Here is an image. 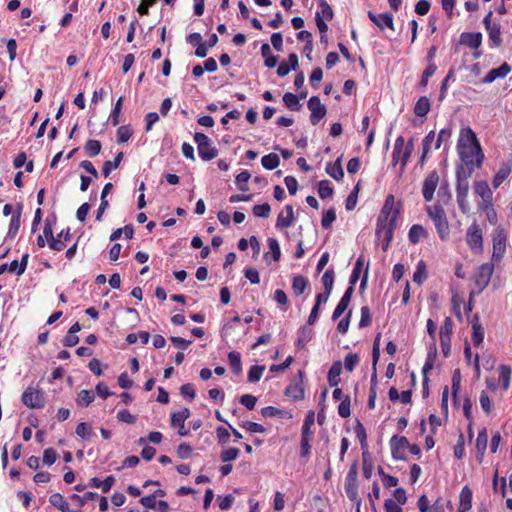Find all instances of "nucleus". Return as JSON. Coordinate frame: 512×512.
Listing matches in <instances>:
<instances>
[{
  "instance_id": "obj_1",
  "label": "nucleus",
  "mask_w": 512,
  "mask_h": 512,
  "mask_svg": "<svg viewBox=\"0 0 512 512\" xmlns=\"http://www.w3.org/2000/svg\"><path fill=\"white\" fill-rule=\"evenodd\" d=\"M458 150L460 158L466 166H474V157H476L475 166H481L484 159V154L476 134L470 128L462 131L461 139L458 144Z\"/></svg>"
},
{
  "instance_id": "obj_2",
  "label": "nucleus",
  "mask_w": 512,
  "mask_h": 512,
  "mask_svg": "<svg viewBox=\"0 0 512 512\" xmlns=\"http://www.w3.org/2000/svg\"><path fill=\"white\" fill-rule=\"evenodd\" d=\"M427 214L433 220L437 233L441 240H446L450 229L445 210L440 205L427 206Z\"/></svg>"
},
{
  "instance_id": "obj_3",
  "label": "nucleus",
  "mask_w": 512,
  "mask_h": 512,
  "mask_svg": "<svg viewBox=\"0 0 512 512\" xmlns=\"http://www.w3.org/2000/svg\"><path fill=\"white\" fill-rule=\"evenodd\" d=\"M194 141L197 143L198 154L204 161H210L217 157L218 150L211 145L210 139L204 133L196 132Z\"/></svg>"
},
{
  "instance_id": "obj_4",
  "label": "nucleus",
  "mask_w": 512,
  "mask_h": 512,
  "mask_svg": "<svg viewBox=\"0 0 512 512\" xmlns=\"http://www.w3.org/2000/svg\"><path fill=\"white\" fill-rule=\"evenodd\" d=\"M43 236L47 239L49 247L55 251H62L65 248V244L61 241V237H64L65 241L70 240V229L62 230L57 238L53 235V230L51 224L46 221L45 226L43 228Z\"/></svg>"
},
{
  "instance_id": "obj_5",
  "label": "nucleus",
  "mask_w": 512,
  "mask_h": 512,
  "mask_svg": "<svg viewBox=\"0 0 512 512\" xmlns=\"http://www.w3.org/2000/svg\"><path fill=\"white\" fill-rule=\"evenodd\" d=\"M357 474L358 463L354 462L348 471L345 483V492L347 494V497L354 502H357V500H361L358 497Z\"/></svg>"
},
{
  "instance_id": "obj_6",
  "label": "nucleus",
  "mask_w": 512,
  "mask_h": 512,
  "mask_svg": "<svg viewBox=\"0 0 512 512\" xmlns=\"http://www.w3.org/2000/svg\"><path fill=\"white\" fill-rule=\"evenodd\" d=\"M400 214V204L395 206V199L393 195H388L384 202V205L380 211L378 219H383L385 222L396 223L397 218Z\"/></svg>"
},
{
  "instance_id": "obj_7",
  "label": "nucleus",
  "mask_w": 512,
  "mask_h": 512,
  "mask_svg": "<svg viewBox=\"0 0 512 512\" xmlns=\"http://www.w3.org/2000/svg\"><path fill=\"white\" fill-rule=\"evenodd\" d=\"M466 236L470 249L476 253H481L483 251L482 230L476 222L468 228Z\"/></svg>"
},
{
  "instance_id": "obj_8",
  "label": "nucleus",
  "mask_w": 512,
  "mask_h": 512,
  "mask_svg": "<svg viewBox=\"0 0 512 512\" xmlns=\"http://www.w3.org/2000/svg\"><path fill=\"white\" fill-rule=\"evenodd\" d=\"M22 402L31 409H38L44 406V397L39 389L28 387L22 394Z\"/></svg>"
},
{
  "instance_id": "obj_9",
  "label": "nucleus",
  "mask_w": 512,
  "mask_h": 512,
  "mask_svg": "<svg viewBox=\"0 0 512 512\" xmlns=\"http://www.w3.org/2000/svg\"><path fill=\"white\" fill-rule=\"evenodd\" d=\"M308 109L311 111L310 121L316 125L326 115V107L321 104L318 96H312L308 101Z\"/></svg>"
},
{
  "instance_id": "obj_10",
  "label": "nucleus",
  "mask_w": 512,
  "mask_h": 512,
  "mask_svg": "<svg viewBox=\"0 0 512 512\" xmlns=\"http://www.w3.org/2000/svg\"><path fill=\"white\" fill-rule=\"evenodd\" d=\"M506 249V232L503 228H497L493 236L492 258L500 260Z\"/></svg>"
},
{
  "instance_id": "obj_11",
  "label": "nucleus",
  "mask_w": 512,
  "mask_h": 512,
  "mask_svg": "<svg viewBox=\"0 0 512 512\" xmlns=\"http://www.w3.org/2000/svg\"><path fill=\"white\" fill-rule=\"evenodd\" d=\"M492 273L493 265L489 263H485L479 267L478 272L474 276L478 292H481L489 284Z\"/></svg>"
},
{
  "instance_id": "obj_12",
  "label": "nucleus",
  "mask_w": 512,
  "mask_h": 512,
  "mask_svg": "<svg viewBox=\"0 0 512 512\" xmlns=\"http://www.w3.org/2000/svg\"><path fill=\"white\" fill-rule=\"evenodd\" d=\"M391 452L394 459L406 460L405 449L409 446V442L404 436L394 435L391 440Z\"/></svg>"
},
{
  "instance_id": "obj_13",
  "label": "nucleus",
  "mask_w": 512,
  "mask_h": 512,
  "mask_svg": "<svg viewBox=\"0 0 512 512\" xmlns=\"http://www.w3.org/2000/svg\"><path fill=\"white\" fill-rule=\"evenodd\" d=\"M439 182V175L436 171H432L426 177L423 183V197L426 201L433 199L434 192Z\"/></svg>"
},
{
  "instance_id": "obj_14",
  "label": "nucleus",
  "mask_w": 512,
  "mask_h": 512,
  "mask_svg": "<svg viewBox=\"0 0 512 512\" xmlns=\"http://www.w3.org/2000/svg\"><path fill=\"white\" fill-rule=\"evenodd\" d=\"M190 410L188 408H184L182 411L173 413L171 416V425L179 428V435L186 436L188 435V431L184 427L185 420L189 418Z\"/></svg>"
},
{
  "instance_id": "obj_15",
  "label": "nucleus",
  "mask_w": 512,
  "mask_h": 512,
  "mask_svg": "<svg viewBox=\"0 0 512 512\" xmlns=\"http://www.w3.org/2000/svg\"><path fill=\"white\" fill-rule=\"evenodd\" d=\"M368 17L381 30L384 29V27L394 30L393 16L391 14L383 13L376 15L372 11H368Z\"/></svg>"
},
{
  "instance_id": "obj_16",
  "label": "nucleus",
  "mask_w": 512,
  "mask_h": 512,
  "mask_svg": "<svg viewBox=\"0 0 512 512\" xmlns=\"http://www.w3.org/2000/svg\"><path fill=\"white\" fill-rule=\"evenodd\" d=\"M298 377L299 383L291 384L285 390V395L296 401L304 399V388L302 385L304 373L302 371H298Z\"/></svg>"
},
{
  "instance_id": "obj_17",
  "label": "nucleus",
  "mask_w": 512,
  "mask_h": 512,
  "mask_svg": "<svg viewBox=\"0 0 512 512\" xmlns=\"http://www.w3.org/2000/svg\"><path fill=\"white\" fill-rule=\"evenodd\" d=\"M353 292L354 288L352 286H349L332 314L333 320L338 319L348 308Z\"/></svg>"
},
{
  "instance_id": "obj_18",
  "label": "nucleus",
  "mask_w": 512,
  "mask_h": 512,
  "mask_svg": "<svg viewBox=\"0 0 512 512\" xmlns=\"http://www.w3.org/2000/svg\"><path fill=\"white\" fill-rule=\"evenodd\" d=\"M482 43V34L464 32L460 35L459 44L465 45L469 48L477 49Z\"/></svg>"
},
{
  "instance_id": "obj_19",
  "label": "nucleus",
  "mask_w": 512,
  "mask_h": 512,
  "mask_svg": "<svg viewBox=\"0 0 512 512\" xmlns=\"http://www.w3.org/2000/svg\"><path fill=\"white\" fill-rule=\"evenodd\" d=\"M511 71V67L507 63H503L500 67L491 69L482 79L483 83H492L497 78H504Z\"/></svg>"
},
{
  "instance_id": "obj_20",
  "label": "nucleus",
  "mask_w": 512,
  "mask_h": 512,
  "mask_svg": "<svg viewBox=\"0 0 512 512\" xmlns=\"http://www.w3.org/2000/svg\"><path fill=\"white\" fill-rule=\"evenodd\" d=\"M474 189L482 198L484 205L492 206V192L486 181L475 182Z\"/></svg>"
},
{
  "instance_id": "obj_21",
  "label": "nucleus",
  "mask_w": 512,
  "mask_h": 512,
  "mask_svg": "<svg viewBox=\"0 0 512 512\" xmlns=\"http://www.w3.org/2000/svg\"><path fill=\"white\" fill-rule=\"evenodd\" d=\"M326 172L335 180H341L344 177V171L342 168V156L337 158V160L333 164L328 163L326 167Z\"/></svg>"
},
{
  "instance_id": "obj_22",
  "label": "nucleus",
  "mask_w": 512,
  "mask_h": 512,
  "mask_svg": "<svg viewBox=\"0 0 512 512\" xmlns=\"http://www.w3.org/2000/svg\"><path fill=\"white\" fill-rule=\"evenodd\" d=\"M488 443V435L486 429L481 430L478 433L477 439H476V449H477V460L479 462H482L483 456L485 453V450L487 448Z\"/></svg>"
},
{
  "instance_id": "obj_23",
  "label": "nucleus",
  "mask_w": 512,
  "mask_h": 512,
  "mask_svg": "<svg viewBox=\"0 0 512 512\" xmlns=\"http://www.w3.org/2000/svg\"><path fill=\"white\" fill-rule=\"evenodd\" d=\"M472 507V491L468 486L462 488L460 493L459 512H467Z\"/></svg>"
},
{
  "instance_id": "obj_24",
  "label": "nucleus",
  "mask_w": 512,
  "mask_h": 512,
  "mask_svg": "<svg viewBox=\"0 0 512 512\" xmlns=\"http://www.w3.org/2000/svg\"><path fill=\"white\" fill-rule=\"evenodd\" d=\"M342 372V363L341 361H336L332 364L328 372V383L331 387L337 386L340 382V374Z\"/></svg>"
},
{
  "instance_id": "obj_25",
  "label": "nucleus",
  "mask_w": 512,
  "mask_h": 512,
  "mask_svg": "<svg viewBox=\"0 0 512 512\" xmlns=\"http://www.w3.org/2000/svg\"><path fill=\"white\" fill-rule=\"evenodd\" d=\"M285 210L287 212V217L283 216V212L278 215L276 226L278 228H287L290 227L294 220L293 207L291 205H286Z\"/></svg>"
},
{
  "instance_id": "obj_26",
  "label": "nucleus",
  "mask_w": 512,
  "mask_h": 512,
  "mask_svg": "<svg viewBox=\"0 0 512 512\" xmlns=\"http://www.w3.org/2000/svg\"><path fill=\"white\" fill-rule=\"evenodd\" d=\"M510 172H511V165L508 163H503L493 178V181H492L493 187L498 188L503 183V181L507 179Z\"/></svg>"
},
{
  "instance_id": "obj_27",
  "label": "nucleus",
  "mask_w": 512,
  "mask_h": 512,
  "mask_svg": "<svg viewBox=\"0 0 512 512\" xmlns=\"http://www.w3.org/2000/svg\"><path fill=\"white\" fill-rule=\"evenodd\" d=\"M472 342L475 346L480 345L483 342L484 339V331L479 323V317L477 315L474 316L473 322H472Z\"/></svg>"
},
{
  "instance_id": "obj_28",
  "label": "nucleus",
  "mask_w": 512,
  "mask_h": 512,
  "mask_svg": "<svg viewBox=\"0 0 512 512\" xmlns=\"http://www.w3.org/2000/svg\"><path fill=\"white\" fill-rule=\"evenodd\" d=\"M49 502L61 512H71L69 504L60 493H54L49 497Z\"/></svg>"
},
{
  "instance_id": "obj_29",
  "label": "nucleus",
  "mask_w": 512,
  "mask_h": 512,
  "mask_svg": "<svg viewBox=\"0 0 512 512\" xmlns=\"http://www.w3.org/2000/svg\"><path fill=\"white\" fill-rule=\"evenodd\" d=\"M430 111V101L426 96H422L418 99L414 106V113L418 117H424Z\"/></svg>"
},
{
  "instance_id": "obj_30",
  "label": "nucleus",
  "mask_w": 512,
  "mask_h": 512,
  "mask_svg": "<svg viewBox=\"0 0 512 512\" xmlns=\"http://www.w3.org/2000/svg\"><path fill=\"white\" fill-rule=\"evenodd\" d=\"M489 35V40L492 42L493 47H499L502 44L500 24L494 23L493 26L486 28Z\"/></svg>"
},
{
  "instance_id": "obj_31",
  "label": "nucleus",
  "mask_w": 512,
  "mask_h": 512,
  "mask_svg": "<svg viewBox=\"0 0 512 512\" xmlns=\"http://www.w3.org/2000/svg\"><path fill=\"white\" fill-rule=\"evenodd\" d=\"M261 414L264 417H276V416H279L281 418H287V419H291L292 418V414L291 413H289L287 411H284V410H281V409H278V408H275V407H272V406H267V407L262 408Z\"/></svg>"
},
{
  "instance_id": "obj_32",
  "label": "nucleus",
  "mask_w": 512,
  "mask_h": 512,
  "mask_svg": "<svg viewBox=\"0 0 512 512\" xmlns=\"http://www.w3.org/2000/svg\"><path fill=\"white\" fill-rule=\"evenodd\" d=\"M21 210H22V206L19 205L17 210L15 211V213L13 214V216L11 218L9 230H8L9 237H14L20 228Z\"/></svg>"
},
{
  "instance_id": "obj_33",
  "label": "nucleus",
  "mask_w": 512,
  "mask_h": 512,
  "mask_svg": "<svg viewBox=\"0 0 512 512\" xmlns=\"http://www.w3.org/2000/svg\"><path fill=\"white\" fill-rule=\"evenodd\" d=\"M426 237H427V231L421 225L415 224L409 230V240L413 244H417L419 242L420 238H426Z\"/></svg>"
},
{
  "instance_id": "obj_34",
  "label": "nucleus",
  "mask_w": 512,
  "mask_h": 512,
  "mask_svg": "<svg viewBox=\"0 0 512 512\" xmlns=\"http://www.w3.org/2000/svg\"><path fill=\"white\" fill-rule=\"evenodd\" d=\"M123 152H119L113 161H105L102 168V173L105 177H108L112 169H117L123 159Z\"/></svg>"
},
{
  "instance_id": "obj_35",
  "label": "nucleus",
  "mask_w": 512,
  "mask_h": 512,
  "mask_svg": "<svg viewBox=\"0 0 512 512\" xmlns=\"http://www.w3.org/2000/svg\"><path fill=\"white\" fill-rule=\"evenodd\" d=\"M261 163L265 169L273 170L279 166L280 159L277 154L270 153L262 157Z\"/></svg>"
},
{
  "instance_id": "obj_36",
  "label": "nucleus",
  "mask_w": 512,
  "mask_h": 512,
  "mask_svg": "<svg viewBox=\"0 0 512 512\" xmlns=\"http://www.w3.org/2000/svg\"><path fill=\"white\" fill-rule=\"evenodd\" d=\"M283 102L292 111H299L301 108L298 96L291 92H287L284 94Z\"/></svg>"
},
{
  "instance_id": "obj_37",
  "label": "nucleus",
  "mask_w": 512,
  "mask_h": 512,
  "mask_svg": "<svg viewBox=\"0 0 512 512\" xmlns=\"http://www.w3.org/2000/svg\"><path fill=\"white\" fill-rule=\"evenodd\" d=\"M308 285V280L302 275H297L293 278L292 288L294 293L299 296L301 295Z\"/></svg>"
},
{
  "instance_id": "obj_38",
  "label": "nucleus",
  "mask_w": 512,
  "mask_h": 512,
  "mask_svg": "<svg viewBox=\"0 0 512 512\" xmlns=\"http://www.w3.org/2000/svg\"><path fill=\"white\" fill-rule=\"evenodd\" d=\"M473 166H464L460 164L456 168V180L457 181H468V179L472 176Z\"/></svg>"
},
{
  "instance_id": "obj_39",
  "label": "nucleus",
  "mask_w": 512,
  "mask_h": 512,
  "mask_svg": "<svg viewBox=\"0 0 512 512\" xmlns=\"http://www.w3.org/2000/svg\"><path fill=\"white\" fill-rule=\"evenodd\" d=\"M228 360L232 370L235 372V374L239 375L242 372L240 353L231 351L228 354Z\"/></svg>"
},
{
  "instance_id": "obj_40",
  "label": "nucleus",
  "mask_w": 512,
  "mask_h": 512,
  "mask_svg": "<svg viewBox=\"0 0 512 512\" xmlns=\"http://www.w3.org/2000/svg\"><path fill=\"white\" fill-rule=\"evenodd\" d=\"M499 370H500L499 380L502 382L503 389L507 390L510 385V377H511L512 370L509 366H506V365H501L499 367Z\"/></svg>"
},
{
  "instance_id": "obj_41",
  "label": "nucleus",
  "mask_w": 512,
  "mask_h": 512,
  "mask_svg": "<svg viewBox=\"0 0 512 512\" xmlns=\"http://www.w3.org/2000/svg\"><path fill=\"white\" fill-rule=\"evenodd\" d=\"M391 227V233H393L396 223L394 222H385L383 219H377V226L375 234L378 238H381L384 235V232L387 231Z\"/></svg>"
},
{
  "instance_id": "obj_42",
  "label": "nucleus",
  "mask_w": 512,
  "mask_h": 512,
  "mask_svg": "<svg viewBox=\"0 0 512 512\" xmlns=\"http://www.w3.org/2000/svg\"><path fill=\"white\" fill-rule=\"evenodd\" d=\"M404 149V138L402 136H399L394 145V150L392 154V162L394 165L398 163L399 160H401L402 157V150Z\"/></svg>"
},
{
  "instance_id": "obj_43",
  "label": "nucleus",
  "mask_w": 512,
  "mask_h": 512,
  "mask_svg": "<svg viewBox=\"0 0 512 512\" xmlns=\"http://www.w3.org/2000/svg\"><path fill=\"white\" fill-rule=\"evenodd\" d=\"M427 278L426 265L424 261H420L413 275V281L419 285Z\"/></svg>"
},
{
  "instance_id": "obj_44",
  "label": "nucleus",
  "mask_w": 512,
  "mask_h": 512,
  "mask_svg": "<svg viewBox=\"0 0 512 512\" xmlns=\"http://www.w3.org/2000/svg\"><path fill=\"white\" fill-rule=\"evenodd\" d=\"M95 399V396L90 390H81L78 394L77 403L81 406L87 407Z\"/></svg>"
},
{
  "instance_id": "obj_45",
  "label": "nucleus",
  "mask_w": 512,
  "mask_h": 512,
  "mask_svg": "<svg viewBox=\"0 0 512 512\" xmlns=\"http://www.w3.org/2000/svg\"><path fill=\"white\" fill-rule=\"evenodd\" d=\"M85 151L90 157H95L101 151V143L98 140H88L85 144Z\"/></svg>"
},
{
  "instance_id": "obj_46",
  "label": "nucleus",
  "mask_w": 512,
  "mask_h": 512,
  "mask_svg": "<svg viewBox=\"0 0 512 512\" xmlns=\"http://www.w3.org/2000/svg\"><path fill=\"white\" fill-rule=\"evenodd\" d=\"M132 129L129 125L120 126L117 130L118 143L127 142L132 136Z\"/></svg>"
},
{
  "instance_id": "obj_47",
  "label": "nucleus",
  "mask_w": 512,
  "mask_h": 512,
  "mask_svg": "<svg viewBox=\"0 0 512 512\" xmlns=\"http://www.w3.org/2000/svg\"><path fill=\"white\" fill-rule=\"evenodd\" d=\"M265 370V366L254 365L250 368L248 372V381L249 382H258L262 376L263 371Z\"/></svg>"
},
{
  "instance_id": "obj_48",
  "label": "nucleus",
  "mask_w": 512,
  "mask_h": 512,
  "mask_svg": "<svg viewBox=\"0 0 512 512\" xmlns=\"http://www.w3.org/2000/svg\"><path fill=\"white\" fill-rule=\"evenodd\" d=\"M355 432H356L357 438L360 442L361 448L366 449L368 447L367 446V434H366L364 426L361 424L360 421H357V424L355 427Z\"/></svg>"
},
{
  "instance_id": "obj_49",
  "label": "nucleus",
  "mask_w": 512,
  "mask_h": 512,
  "mask_svg": "<svg viewBox=\"0 0 512 512\" xmlns=\"http://www.w3.org/2000/svg\"><path fill=\"white\" fill-rule=\"evenodd\" d=\"M96 498H98V494L96 492H90V491L84 493L82 496H80L78 494H73L71 496V499L74 501H77L79 506H84L87 501L94 500Z\"/></svg>"
},
{
  "instance_id": "obj_50",
  "label": "nucleus",
  "mask_w": 512,
  "mask_h": 512,
  "mask_svg": "<svg viewBox=\"0 0 512 512\" xmlns=\"http://www.w3.org/2000/svg\"><path fill=\"white\" fill-rule=\"evenodd\" d=\"M362 268H363V258L359 257L355 263L354 269H353L351 277H350V286H352L353 288L359 279Z\"/></svg>"
},
{
  "instance_id": "obj_51",
  "label": "nucleus",
  "mask_w": 512,
  "mask_h": 512,
  "mask_svg": "<svg viewBox=\"0 0 512 512\" xmlns=\"http://www.w3.org/2000/svg\"><path fill=\"white\" fill-rule=\"evenodd\" d=\"M251 174L248 171H242L236 176V183L239 185V190L246 192L249 190L246 183L249 181Z\"/></svg>"
},
{
  "instance_id": "obj_52",
  "label": "nucleus",
  "mask_w": 512,
  "mask_h": 512,
  "mask_svg": "<svg viewBox=\"0 0 512 512\" xmlns=\"http://www.w3.org/2000/svg\"><path fill=\"white\" fill-rule=\"evenodd\" d=\"M322 282L324 286V290L326 292H332L333 283H334V271L332 269L327 270L322 276Z\"/></svg>"
},
{
  "instance_id": "obj_53",
  "label": "nucleus",
  "mask_w": 512,
  "mask_h": 512,
  "mask_svg": "<svg viewBox=\"0 0 512 512\" xmlns=\"http://www.w3.org/2000/svg\"><path fill=\"white\" fill-rule=\"evenodd\" d=\"M271 207L268 203L258 204L253 207V214L256 217L268 218L270 215Z\"/></svg>"
},
{
  "instance_id": "obj_54",
  "label": "nucleus",
  "mask_w": 512,
  "mask_h": 512,
  "mask_svg": "<svg viewBox=\"0 0 512 512\" xmlns=\"http://www.w3.org/2000/svg\"><path fill=\"white\" fill-rule=\"evenodd\" d=\"M239 449L238 448H228L221 452L220 459L222 462H230L235 460L239 455Z\"/></svg>"
},
{
  "instance_id": "obj_55",
  "label": "nucleus",
  "mask_w": 512,
  "mask_h": 512,
  "mask_svg": "<svg viewBox=\"0 0 512 512\" xmlns=\"http://www.w3.org/2000/svg\"><path fill=\"white\" fill-rule=\"evenodd\" d=\"M380 339L381 333H378L374 339L372 348V364L374 367L377 366V363L380 358Z\"/></svg>"
},
{
  "instance_id": "obj_56",
  "label": "nucleus",
  "mask_w": 512,
  "mask_h": 512,
  "mask_svg": "<svg viewBox=\"0 0 512 512\" xmlns=\"http://www.w3.org/2000/svg\"><path fill=\"white\" fill-rule=\"evenodd\" d=\"M335 219H336L335 210L333 208L328 209L323 214V217H322V220H321L322 227L325 228V229L330 228L331 224L333 223V221H335Z\"/></svg>"
},
{
  "instance_id": "obj_57",
  "label": "nucleus",
  "mask_w": 512,
  "mask_h": 512,
  "mask_svg": "<svg viewBox=\"0 0 512 512\" xmlns=\"http://www.w3.org/2000/svg\"><path fill=\"white\" fill-rule=\"evenodd\" d=\"M338 413L341 417L347 418L350 416V396L346 395L338 406Z\"/></svg>"
},
{
  "instance_id": "obj_58",
  "label": "nucleus",
  "mask_w": 512,
  "mask_h": 512,
  "mask_svg": "<svg viewBox=\"0 0 512 512\" xmlns=\"http://www.w3.org/2000/svg\"><path fill=\"white\" fill-rule=\"evenodd\" d=\"M319 196L322 199L328 198L332 196L333 194V188L330 187L329 181L323 180L319 183V189H318Z\"/></svg>"
},
{
  "instance_id": "obj_59",
  "label": "nucleus",
  "mask_w": 512,
  "mask_h": 512,
  "mask_svg": "<svg viewBox=\"0 0 512 512\" xmlns=\"http://www.w3.org/2000/svg\"><path fill=\"white\" fill-rule=\"evenodd\" d=\"M268 245H269V249L272 253V258L274 259V261H279L280 256H281V251H280V246H279L277 239L269 238Z\"/></svg>"
},
{
  "instance_id": "obj_60",
  "label": "nucleus",
  "mask_w": 512,
  "mask_h": 512,
  "mask_svg": "<svg viewBox=\"0 0 512 512\" xmlns=\"http://www.w3.org/2000/svg\"><path fill=\"white\" fill-rule=\"evenodd\" d=\"M75 432L79 437L83 439H88L91 436L92 429L90 426H88L87 423L81 422L77 425Z\"/></svg>"
},
{
  "instance_id": "obj_61",
  "label": "nucleus",
  "mask_w": 512,
  "mask_h": 512,
  "mask_svg": "<svg viewBox=\"0 0 512 512\" xmlns=\"http://www.w3.org/2000/svg\"><path fill=\"white\" fill-rule=\"evenodd\" d=\"M359 362V357L357 354L349 353L344 360L345 369L349 372H352L356 365Z\"/></svg>"
},
{
  "instance_id": "obj_62",
  "label": "nucleus",
  "mask_w": 512,
  "mask_h": 512,
  "mask_svg": "<svg viewBox=\"0 0 512 512\" xmlns=\"http://www.w3.org/2000/svg\"><path fill=\"white\" fill-rule=\"evenodd\" d=\"M372 318L370 314V309L367 306H363L361 308V319L359 322V327L364 328L371 324Z\"/></svg>"
},
{
  "instance_id": "obj_63",
  "label": "nucleus",
  "mask_w": 512,
  "mask_h": 512,
  "mask_svg": "<svg viewBox=\"0 0 512 512\" xmlns=\"http://www.w3.org/2000/svg\"><path fill=\"white\" fill-rule=\"evenodd\" d=\"M241 426L251 433H264L266 431V429L261 424L252 421H245L241 424Z\"/></svg>"
},
{
  "instance_id": "obj_64",
  "label": "nucleus",
  "mask_w": 512,
  "mask_h": 512,
  "mask_svg": "<svg viewBox=\"0 0 512 512\" xmlns=\"http://www.w3.org/2000/svg\"><path fill=\"white\" fill-rule=\"evenodd\" d=\"M192 454V447L187 443H181L177 448V456L180 459H187Z\"/></svg>"
}]
</instances>
